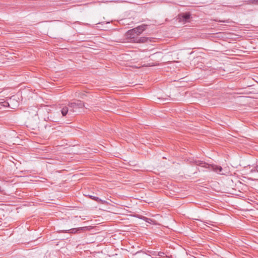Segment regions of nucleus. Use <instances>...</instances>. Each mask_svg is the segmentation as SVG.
Listing matches in <instances>:
<instances>
[{"label": "nucleus", "mask_w": 258, "mask_h": 258, "mask_svg": "<svg viewBox=\"0 0 258 258\" xmlns=\"http://www.w3.org/2000/svg\"><path fill=\"white\" fill-rule=\"evenodd\" d=\"M255 166H254L251 169V172H257L256 170L255 169Z\"/></svg>", "instance_id": "12"}, {"label": "nucleus", "mask_w": 258, "mask_h": 258, "mask_svg": "<svg viewBox=\"0 0 258 258\" xmlns=\"http://www.w3.org/2000/svg\"><path fill=\"white\" fill-rule=\"evenodd\" d=\"M148 38L147 37H141L138 38L137 37L136 40H133V42L136 43H145L148 41Z\"/></svg>", "instance_id": "7"}, {"label": "nucleus", "mask_w": 258, "mask_h": 258, "mask_svg": "<svg viewBox=\"0 0 258 258\" xmlns=\"http://www.w3.org/2000/svg\"><path fill=\"white\" fill-rule=\"evenodd\" d=\"M0 105L4 106V107H8V106H9V102L5 101H2V102H0Z\"/></svg>", "instance_id": "10"}, {"label": "nucleus", "mask_w": 258, "mask_h": 258, "mask_svg": "<svg viewBox=\"0 0 258 258\" xmlns=\"http://www.w3.org/2000/svg\"><path fill=\"white\" fill-rule=\"evenodd\" d=\"M88 229L87 227H82L77 228H72L69 230H62V232L63 233H80L82 231H85Z\"/></svg>", "instance_id": "4"}, {"label": "nucleus", "mask_w": 258, "mask_h": 258, "mask_svg": "<svg viewBox=\"0 0 258 258\" xmlns=\"http://www.w3.org/2000/svg\"><path fill=\"white\" fill-rule=\"evenodd\" d=\"M88 196H89V198H90L91 199L94 200L95 201H96L98 203H99L100 204H104L106 203V202L105 201H103L101 199H99L98 197L91 196V195H89Z\"/></svg>", "instance_id": "8"}, {"label": "nucleus", "mask_w": 258, "mask_h": 258, "mask_svg": "<svg viewBox=\"0 0 258 258\" xmlns=\"http://www.w3.org/2000/svg\"><path fill=\"white\" fill-rule=\"evenodd\" d=\"M255 169L257 171V172H258V164L255 166Z\"/></svg>", "instance_id": "13"}, {"label": "nucleus", "mask_w": 258, "mask_h": 258, "mask_svg": "<svg viewBox=\"0 0 258 258\" xmlns=\"http://www.w3.org/2000/svg\"><path fill=\"white\" fill-rule=\"evenodd\" d=\"M165 253L163 252H159L158 253V255L159 256H163Z\"/></svg>", "instance_id": "11"}, {"label": "nucleus", "mask_w": 258, "mask_h": 258, "mask_svg": "<svg viewBox=\"0 0 258 258\" xmlns=\"http://www.w3.org/2000/svg\"><path fill=\"white\" fill-rule=\"evenodd\" d=\"M135 31V29H132L129 30L125 34L126 38L128 39H130L132 42L133 40H136V38H137L138 37V35H137Z\"/></svg>", "instance_id": "5"}, {"label": "nucleus", "mask_w": 258, "mask_h": 258, "mask_svg": "<svg viewBox=\"0 0 258 258\" xmlns=\"http://www.w3.org/2000/svg\"><path fill=\"white\" fill-rule=\"evenodd\" d=\"M68 106L70 108V114L72 112H76L78 109L83 108L85 105L83 101L81 100H77L76 102L69 103Z\"/></svg>", "instance_id": "2"}, {"label": "nucleus", "mask_w": 258, "mask_h": 258, "mask_svg": "<svg viewBox=\"0 0 258 258\" xmlns=\"http://www.w3.org/2000/svg\"><path fill=\"white\" fill-rule=\"evenodd\" d=\"M69 107L64 106L61 109V112L62 116H65L68 113L69 115H70L71 113L69 114L70 110L69 109Z\"/></svg>", "instance_id": "9"}, {"label": "nucleus", "mask_w": 258, "mask_h": 258, "mask_svg": "<svg viewBox=\"0 0 258 258\" xmlns=\"http://www.w3.org/2000/svg\"><path fill=\"white\" fill-rule=\"evenodd\" d=\"M147 25L145 24L141 25L137 27H136L135 28H133L134 29H135V32L137 33V35L138 36L140 35L144 31H145L146 29Z\"/></svg>", "instance_id": "6"}, {"label": "nucleus", "mask_w": 258, "mask_h": 258, "mask_svg": "<svg viewBox=\"0 0 258 258\" xmlns=\"http://www.w3.org/2000/svg\"><path fill=\"white\" fill-rule=\"evenodd\" d=\"M191 18V14L189 12L181 13L178 14L177 17L178 22L183 24L189 22Z\"/></svg>", "instance_id": "3"}, {"label": "nucleus", "mask_w": 258, "mask_h": 258, "mask_svg": "<svg viewBox=\"0 0 258 258\" xmlns=\"http://www.w3.org/2000/svg\"><path fill=\"white\" fill-rule=\"evenodd\" d=\"M192 162L196 165L208 169L209 171H213L221 175L225 174L223 172V169L220 166L215 164H209L201 160H193Z\"/></svg>", "instance_id": "1"}]
</instances>
